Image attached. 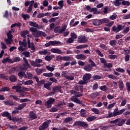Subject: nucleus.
I'll use <instances>...</instances> for the list:
<instances>
[{"instance_id":"obj_1","label":"nucleus","mask_w":130,"mask_h":130,"mask_svg":"<svg viewBox=\"0 0 130 130\" xmlns=\"http://www.w3.org/2000/svg\"><path fill=\"white\" fill-rule=\"evenodd\" d=\"M29 30L31 32H32V35L34 37H46V34L42 31H38L37 28L34 27H30Z\"/></svg>"},{"instance_id":"obj_2","label":"nucleus","mask_w":130,"mask_h":130,"mask_svg":"<svg viewBox=\"0 0 130 130\" xmlns=\"http://www.w3.org/2000/svg\"><path fill=\"white\" fill-rule=\"evenodd\" d=\"M73 126L77 127H83V128H88L89 125L88 123L84 121H75L74 122Z\"/></svg>"},{"instance_id":"obj_3","label":"nucleus","mask_w":130,"mask_h":130,"mask_svg":"<svg viewBox=\"0 0 130 130\" xmlns=\"http://www.w3.org/2000/svg\"><path fill=\"white\" fill-rule=\"evenodd\" d=\"M51 122V121L50 120H47L46 121L44 122L40 126L39 128V130H45L46 128L49 126V124H50V123Z\"/></svg>"},{"instance_id":"obj_4","label":"nucleus","mask_w":130,"mask_h":130,"mask_svg":"<svg viewBox=\"0 0 130 130\" xmlns=\"http://www.w3.org/2000/svg\"><path fill=\"white\" fill-rule=\"evenodd\" d=\"M124 27H125V25H121L120 24L118 25L117 26L114 25L112 27V31H113V32H115V33H118L119 31L123 30V29H124Z\"/></svg>"},{"instance_id":"obj_5","label":"nucleus","mask_w":130,"mask_h":130,"mask_svg":"<svg viewBox=\"0 0 130 130\" xmlns=\"http://www.w3.org/2000/svg\"><path fill=\"white\" fill-rule=\"evenodd\" d=\"M41 62H42V59L37 58L35 61H31L30 64L33 67H35V68H40V67H41V64L39 63H41Z\"/></svg>"},{"instance_id":"obj_6","label":"nucleus","mask_w":130,"mask_h":130,"mask_svg":"<svg viewBox=\"0 0 130 130\" xmlns=\"http://www.w3.org/2000/svg\"><path fill=\"white\" fill-rule=\"evenodd\" d=\"M85 9L86 10V11H88L90 12V13H93L94 15H97L99 14V12L98 11V9L96 8H91V6L89 5H85Z\"/></svg>"},{"instance_id":"obj_7","label":"nucleus","mask_w":130,"mask_h":130,"mask_svg":"<svg viewBox=\"0 0 130 130\" xmlns=\"http://www.w3.org/2000/svg\"><path fill=\"white\" fill-rule=\"evenodd\" d=\"M54 101H55V99L50 98L49 100L45 103V105L46 106L47 108H51L52 104L54 103Z\"/></svg>"},{"instance_id":"obj_8","label":"nucleus","mask_w":130,"mask_h":130,"mask_svg":"<svg viewBox=\"0 0 130 130\" xmlns=\"http://www.w3.org/2000/svg\"><path fill=\"white\" fill-rule=\"evenodd\" d=\"M60 44H61V42H60V41H49L48 43H46L45 46H46V47H49L51 45L55 46V45H59Z\"/></svg>"},{"instance_id":"obj_9","label":"nucleus","mask_w":130,"mask_h":130,"mask_svg":"<svg viewBox=\"0 0 130 130\" xmlns=\"http://www.w3.org/2000/svg\"><path fill=\"white\" fill-rule=\"evenodd\" d=\"M77 42L79 43H87L88 40L86 38V36H80L78 37Z\"/></svg>"},{"instance_id":"obj_10","label":"nucleus","mask_w":130,"mask_h":130,"mask_svg":"<svg viewBox=\"0 0 130 130\" xmlns=\"http://www.w3.org/2000/svg\"><path fill=\"white\" fill-rule=\"evenodd\" d=\"M125 111V109H122L119 110L118 108H116L113 111V115L115 116H117V115H120L123 114V112Z\"/></svg>"},{"instance_id":"obj_11","label":"nucleus","mask_w":130,"mask_h":130,"mask_svg":"<svg viewBox=\"0 0 130 130\" xmlns=\"http://www.w3.org/2000/svg\"><path fill=\"white\" fill-rule=\"evenodd\" d=\"M70 92L72 95H75V98H79V97L83 96V93H81V92L75 91V90H71Z\"/></svg>"},{"instance_id":"obj_12","label":"nucleus","mask_w":130,"mask_h":130,"mask_svg":"<svg viewBox=\"0 0 130 130\" xmlns=\"http://www.w3.org/2000/svg\"><path fill=\"white\" fill-rule=\"evenodd\" d=\"M3 117H7L9 120H12V116L8 111H4L2 114Z\"/></svg>"},{"instance_id":"obj_13","label":"nucleus","mask_w":130,"mask_h":130,"mask_svg":"<svg viewBox=\"0 0 130 130\" xmlns=\"http://www.w3.org/2000/svg\"><path fill=\"white\" fill-rule=\"evenodd\" d=\"M51 51L53 52V53H57V54H62V53H63L62 51L57 48H52Z\"/></svg>"},{"instance_id":"obj_14","label":"nucleus","mask_w":130,"mask_h":130,"mask_svg":"<svg viewBox=\"0 0 130 130\" xmlns=\"http://www.w3.org/2000/svg\"><path fill=\"white\" fill-rule=\"evenodd\" d=\"M92 77V75H91V74L89 73H86L83 76V81H85L87 82L88 81V80H90L91 79V77Z\"/></svg>"},{"instance_id":"obj_15","label":"nucleus","mask_w":130,"mask_h":130,"mask_svg":"<svg viewBox=\"0 0 130 130\" xmlns=\"http://www.w3.org/2000/svg\"><path fill=\"white\" fill-rule=\"evenodd\" d=\"M76 58H77V59H80L81 60H85V59L87 58V57L84 54H80L77 55Z\"/></svg>"},{"instance_id":"obj_16","label":"nucleus","mask_w":130,"mask_h":130,"mask_svg":"<svg viewBox=\"0 0 130 130\" xmlns=\"http://www.w3.org/2000/svg\"><path fill=\"white\" fill-rule=\"evenodd\" d=\"M3 103L5 105H7L8 106H14L15 105V103L12 101L7 100L3 102Z\"/></svg>"},{"instance_id":"obj_17","label":"nucleus","mask_w":130,"mask_h":130,"mask_svg":"<svg viewBox=\"0 0 130 130\" xmlns=\"http://www.w3.org/2000/svg\"><path fill=\"white\" fill-rule=\"evenodd\" d=\"M18 76L19 77L20 79H22L23 78H24V79H27V78H28V76H27V75H26L25 72L21 71L18 73Z\"/></svg>"},{"instance_id":"obj_18","label":"nucleus","mask_w":130,"mask_h":130,"mask_svg":"<svg viewBox=\"0 0 130 130\" xmlns=\"http://www.w3.org/2000/svg\"><path fill=\"white\" fill-rule=\"evenodd\" d=\"M74 91H77V92H79V91H80L81 93H83V92H84V87H83V86H74Z\"/></svg>"},{"instance_id":"obj_19","label":"nucleus","mask_w":130,"mask_h":130,"mask_svg":"<svg viewBox=\"0 0 130 130\" xmlns=\"http://www.w3.org/2000/svg\"><path fill=\"white\" fill-rule=\"evenodd\" d=\"M92 24L94 26H100V25H101V19H93L92 20Z\"/></svg>"},{"instance_id":"obj_20","label":"nucleus","mask_w":130,"mask_h":130,"mask_svg":"<svg viewBox=\"0 0 130 130\" xmlns=\"http://www.w3.org/2000/svg\"><path fill=\"white\" fill-rule=\"evenodd\" d=\"M17 76L15 75H11L9 77V81H10L11 83H15L17 82Z\"/></svg>"},{"instance_id":"obj_21","label":"nucleus","mask_w":130,"mask_h":130,"mask_svg":"<svg viewBox=\"0 0 130 130\" xmlns=\"http://www.w3.org/2000/svg\"><path fill=\"white\" fill-rule=\"evenodd\" d=\"M71 101L73 102H75L77 104H82V101L80 100L78 98H71Z\"/></svg>"},{"instance_id":"obj_22","label":"nucleus","mask_w":130,"mask_h":130,"mask_svg":"<svg viewBox=\"0 0 130 130\" xmlns=\"http://www.w3.org/2000/svg\"><path fill=\"white\" fill-rule=\"evenodd\" d=\"M29 117L31 119H36L37 115L33 111H31L29 112Z\"/></svg>"},{"instance_id":"obj_23","label":"nucleus","mask_w":130,"mask_h":130,"mask_svg":"<svg viewBox=\"0 0 130 130\" xmlns=\"http://www.w3.org/2000/svg\"><path fill=\"white\" fill-rule=\"evenodd\" d=\"M125 121H126V119H123L121 120L119 119V120L118 121L117 125L118 126H122V125H123V124L125 123Z\"/></svg>"},{"instance_id":"obj_24","label":"nucleus","mask_w":130,"mask_h":130,"mask_svg":"<svg viewBox=\"0 0 130 130\" xmlns=\"http://www.w3.org/2000/svg\"><path fill=\"white\" fill-rule=\"evenodd\" d=\"M84 70H85L86 72H91V71L93 70V67H92L91 64H89L84 67Z\"/></svg>"},{"instance_id":"obj_25","label":"nucleus","mask_w":130,"mask_h":130,"mask_svg":"<svg viewBox=\"0 0 130 130\" xmlns=\"http://www.w3.org/2000/svg\"><path fill=\"white\" fill-rule=\"evenodd\" d=\"M17 93H19V97H20V98H23L24 97H25L26 96V93L27 92H25L23 90H17Z\"/></svg>"},{"instance_id":"obj_26","label":"nucleus","mask_w":130,"mask_h":130,"mask_svg":"<svg viewBox=\"0 0 130 130\" xmlns=\"http://www.w3.org/2000/svg\"><path fill=\"white\" fill-rule=\"evenodd\" d=\"M23 59L24 60L25 63L23 64L24 67H26V68H28V69L31 68V66L29 64V62H28V60H27V58L26 57H24L23 58Z\"/></svg>"},{"instance_id":"obj_27","label":"nucleus","mask_w":130,"mask_h":130,"mask_svg":"<svg viewBox=\"0 0 130 130\" xmlns=\"http://www.w3.org/2000/svg\"><path fill=\"white\" fill-rule=\"evenodd\" d=\"M26 103H23L21 104H20L18 105V107L16 108V109H17V110H22L23 108H25L26 107Z\"/></svg>"},{"instance_id":"obj_28","label":"nucleus","mask_w":130,"mask_h":130,"mask_svg":"<svg viewBox=\"0 0 130 130\" xmlns=\"http://www.w3.org/2000/svg\"><path fill=\"white\" fill-rule=\"evenodd\" d=\"M120 2V0H114L113 1V4L115 7H119V6H121V2Z\"/></svg>"},{"instance_id":"obj_29","label":"nucleus","mask_w":130,"mask_h":130,"mask_svg":"<svg viewBox=\"0 0 130 130\" xmlns=\"http://www.w3.org/2000/svg\"><path fill=\"white\" fill-rule=\"evenodd\" d=\"M21 37L23 38H26V35L29 34V31L28 30H23L20 33Z\"/></svg>"},{"instance_id":"obj_30","label":"nucleus","mask_w":130,"mask_h":130,"mask_svg":"<svg viewBox=\"0 0 130 130\" xmlns=\"http://www.w3.org/2000/svg\"><path fill=\"white\" fill-rule=\"evenodd\" d=\"M119 88L120 90L123 91V88H124V84L122 80L119 81Z\"/></svg>"},{"instance_id":"obj_31","label":"nucleus","mask_w":130,"mask_h":130,"mask_svg":"<svg viewBox=\"0 0 130 130\" xmlns=\"http://www.w3.org/2000/svg\"><path fill=\"white\" fill-rule=\"evenodd\" d=\"M61 86H56L53 87L52 91H54L56 93V91L59 90L60 92H61Z\"/></svg>"},{"instance_id":"obj_32","label":"nucleus","mask_w":130,"mask_h":130,"mask_svg":"<svg viewBox=\"0 0 130 130\" xmlns=\"http://www.w3.org/2000/svg\"><path fill=\"white\" fill-rule=\"evenodd\" d=\"M88 46H89V45H88L87 44L80 45H78V46H76V48L77 49H82L83 48H87V47H88Z\"/></svg>"},{"instance_id":"obj_33","label":"nucleus","mask_w":130,"mask_h":130,"mask_svg":"<svg viewBox=\"0 0 130 130\" xmlns=\"http://www.w3.org/2000/svg\"><path fill=\"white\" fill-rule=\"evenodd\" d=\"M0 92H10V87H4L0 88Z\"/></svg>"},{"instance_id":"obj_34","label":"nucleus","mask_w":130,"mask_h":130,"mask_svg":"<svg viewBox=\"0 0 130 130\" xmlns=\"http://www.w3.org/2000/svg\"><path fill=\"white\" fill-rule=\"evenodd\" d=\"M13 60L11 59H9V57L3 59L2 60L3 63H7V62H13Z\"/></svg>"},{"instance_id":"obj_35","label":"nucleus","mask_w":130,"mask_h":130,"mask_svg":"<svg viewBox=\"0 0 130 130\" xmlns=\"http://www.w3.org/2000/svg\"><path fill=\"white\" fill-rule=\"evenodd\" d=\"M28 48H31V50H34V51H35V45L33 43H31V44H27Z\"/></svg>"},{"instance_id":"obj_36","label":"nucleus","mask_w":130,"mask_h":130,"mask_svg":"<svg viewBox=\"0 0 130 130\" xmlns=\"http://www.w3.org/2000/svg\"><path fill=\"white\" fill-rule=\"evenodd\" d=\"M29 26H31V27H35L36 28H37V27H38V23H36V22H34L33 21H29Z\"/></svg>"},{"instance_id":"obj_37","label":"nucleus","mask_w":130,"mask_h":130,"mask_svg":"<svg viewBox=\"0 0 130 130\" xmlns=\"http://www.w3.org/2000/svg\"><path fill=\"white\" fill-rule=\"evenodd\" d=\"M16 26H17V27H18V28H21V22H18L14 23L13 24L11 25V28H15V27H16Z\"/></svg>"},{"instance_id":"obj_38","label":"nucleus","mask_w":130,"mask_h":130,"mask_svg":"<svg viewBox=\"0 0 130 130\" xmlns=\"http://www.w3.org/2000/svg\"><path fill=\"white\" fill-rule=\"evenodd\" d=\"M100 90L104 92H106V91L108 90V87L106 85H103L100 87Z\"/></svg>"},{"instance_id":"obj_39","label":"nucleus","mask_w":130,"mask_h":130,"mask_svg":"<svg viewBox=\"0 0 130 130\" xmlns=\"http://www.w3.org/2000/svg\"><path fill=\"white\" fill-rule=\"evenodd\" d=\"M109 19L107 18H103L101 19V24H107V23H109Z\"/></svg>"},{"instance_id":"obj_40","label":"nucleus","mask_w":130,"mask_h":130,"mask_svg":"<svg viewBox=\"0 0 130 130\" xmlns=\"http://www.w3.org/2000/svg\"><path fill=\"white\" fill-rule=\"evenodd\" d=\"M53 57H54V55L46 56L45 57V60H47V61H50Z\"/></svg>"},{"instance_id":"obj_41","label":"nucleus","mask_w":130,"mask_h":130,"mask_svg":"<svg viewBox=\"0 0 130 130\" xmlns=\"http://www.w3.org/2000/svg\"><path fill=\"white\" fill-rule=\"evenodd\" d=\"M36 72L37 75H38V76H40V75H41V74H42V73H43V69H36Z\"/></svg>"},{"instance_id":"obj_42","label":"nucleus","mask_w":130,"mask_h":130,"mask_svg":"<svg viewBox=\"0 0 130 130\" xmlns=\"http://www.w3.org/2000/svg\"><path fill=\"white\" fill-rule=\"evenodd\" d=\"M96 117L95 116H92L87 118V121H93L96 119Z\"/></svg>"},{"instance_id":"obj_43","label":"nucleus","mask_w":130,"mask_h":130,"mask_svg":"<svg viewBox=\"0 0 130 130\" xmlns=\"http://www.w3.org/2000/svg\"><path fill=\"white\" fill-rule=\"evenodd\" d=\"M43 76H44V77H48L49 78H50V77H53V73H44L43 74Z\"/></svg>"},{"instance_id":"obj_44","label":"nucleus","mask_w":130,"mask_h":130,"mask_svg":"<svg viewBox=\"0 0 130 130\" xmlns=\"http://www.w3.org/2000/svg\"><path fill=\"white\" fill-rule=\"evenodd\" d=\"M109 43L111 46H115V45H116V43H117V42L116 40H111Z\"/></svg>"},{"instance_id":"obj_45","label":"nucleus","mask_w":130,"mask_h":130,"mask_svg":"<svg viewBox=\"0 0 130 130\" xmlns=\"http://www.w3.org/2000/svg\"><path fill=\"white\" fill-rule=\"evenodd\" d=\"M129 32V27H126V28H124L123 31H122V34H127Z\"/></svg>"},{"instance_id":"obj_46","label":"nucleus","mask_w":130,"mask_h":130,"mask_svg":"<svg viewBox=\"0 0 130 130\" xmlns=\"http://www.w3.org/2000/svg\"><path fill=\"white\" fill-rule=\"evenodd\" d=\"M4 40L8 45L12 44V42H13V40H11L10 39H5Z\"/></svg>"},{"instance_id":"obj_47","label":"nucleus","mask_w":130,"mask_h":130,"mask_svg":"<svg viewBox=\"0 0 130 130\" xmlns=\"http://www.w3.org/2000/svg\"><path fill=\"white\" fill-rule=\"evenodd\" d=\"M91 111L94 112L95 114H100V111L97 108H92L91 109Z\"/></svg>"},{"instance_id":"obj_48","label":"nucleus","mask_w":130,"mask_h":130,"mask_svg":"<svg viewBox=\"0 0 130 130\" xmlns=\"http://www.w3.org/2000/svg\"><path fill=\"white\" fill-rule=\"evenodd\" d=\"M67 29V26L64 25L63 27H62L61 29L59 30V34H62L64 31H66V29Z\"/></svg>"},{"instance_id":"obj_49","label":"nucleus","mask_w":130,"mask_h":130,"mask_svg":"<svg viewBox=\"0 0 130 130\" xmlns=\"http://www.w3.org/2000/svg\"><path fill=\"white\" fill-rule=\"evenodd\" d=\"M47 52H48L47 50H44V51H39V53H40L41 55H46V54H47Z\"/></svg>"},{"instance_id":"obj_50","label":"nucleus","mask_w":130,"mask_h":130,"mask_svg":"<svg viewBox=\"0 0 130 130\" xmlns=\"http://www.w3.org/2000/svg\"><path fill=\"white\" fill-rule=\"evenodd\" d=\"M22 17L25 20V21H27V19H30V16L28 14H22Z\"/></svg>"},{"instance_id":"obj_51","label":"nucleus","mask_w":130,"mask_h":130,"mask_svg":"<svg viewBox=\"0 0 130 130\" xmlns=\"http://www.w3.org/2000/svg\"><path fill=\"white\" fill-rule=\"evenodd\" d=\"M44 84H45V80L42 79L39 82V83H37V86H42V85H44Z\"/></svg>"},{"instance_id":"obj_52","label":"nucleus","mask_w":130,"mask_h":130,"mask_svg":"<svg viewBox=\"0 0 130 130\" xmlns=\"http://www.w3.org/2000/svg\"><path fill=\"white\" fill-rule=\"evenodd\" d=\"M100 93L99 92H95L93 93H92L90 96L91 98H93V99H95V98H96V97H97L98 96V95H99Z\"/></svg>"},{"instance_id":"obj_53","label":"nucleus","mask_w":130,"mask_h":130,"mask_svg":"<svg viewBox=\"0 0 130 130\" xmlns=\"http://www.w3.org/2000/svg\"><path fill=\"white\" fill-rule=\"evenodd\" d=\"M73 121V118L70 117L66 118V119H64V122L66 123H68V122H70V121Z\"/></svg>"},{"instance_id":"obj_54","label":"nucleus","mask_w":130,"mask_h":130,"mask_svg":"<svg viewBox=\"0 0 130 130\" xmlns=\"http://www.w3.org/2000/svg\"><path fill=\"white\" fill-rule=\"evenodd\" d=\"M63 0L59 1L58 3V6H60V8L61 9V10L62 9V8H63Z\"/></svg>"},{"instance_id":"obj_55","label":"nucleus","mask_w":130,"mask_h":130,"mask_svg":"<svg viewBox=\"0 0 130 130\" xmlns=\"http://www.w3.org/2000/svg\"><path fill=\"white\" fill-rule=\"evenodd\" d=\"M104 67H106V68H108V69H110V68H112V67H113V65L111 63H107L106 62L104 64Z\"/></svg>"},{"instance_id":"obj_56","label":"nucleus","mask_w":130,"mask_h":130,"mask_svg":"<svg viewBox=\"0 0 130 130\" xmlns=\"http://www.w3.org/2000/svg\"><path fill=\"white\" fill-rule=\"evenodd\" d=\"M62 60H63L64 61H70V60H71V57L63 56L62 57Z\"/></svg>"},{"instance_id":"obj_57","label":"nucleus","mask_w":130,"mask_h":130,"mask_svg":"<svg viewBox=\"0 0 130 130\" xmlns=\"http://www.w3.org/2000/svg\"><path fill=\"white\" fill-rule=\"evenodd\" d=\"M23 55H24L25 57H30V52L25 51L22 53Z\"/></svg>"},{"instance_id":"obj_58","label":"nucleus","mask_w":130,"mask_h":130,"mask_svg":"<svg viewBox=\"0 0 130 130\" xmlns=\"http://www.w3.org/2000/svg\"><path fill=\"white\" fill-rule=\"evenodd\" d=\"M75 40L73 39V38H68V40L66 42V43H74Z\"/></svg>"},{"instance_id":"obj_59","label":"nucleus","mask_w":130,"mask_h":130,"mask_svg":"<svg viewBox=\"0 0 130 130\" xmlns=\"http://www.w3.org/2000/svg\"><path fill=\"white\" fill-rule=\"evenodd\" d=\"M71 38H73V39H77V38H78V36L75 32H71Z\"/></svg>"},{"instance_id":"obj_60","label":"nucleus","mask_w":130,"mask_h":130,"mask_svg":"<svg viewBox=\"0 0 130 130\" xmlns=\"http://www.w3.org/2000/svg\"><path fill=\"white\" fill-rule=\"evenodd\" d=\"M125 86L127 91H128V92H130V82H126Z\"/></svg>"},{"instance_id":"obj_61","label":"nucleus","mask_w":130,"mask_h":130,"mask_svg":"<svg viewBox=\"0 0 130 130\" xmlns=\"http://www.w3.org/2000/svg\"><path fill=\"white\" fill-rule=\"evenodd\" d=\"M100 47L102 48V49H104V50H107V47H106V45H104V44H101Z\"/></svg>"},{"instance_id":"obj_62","label":"nucleus","mask_w":130,"mask_h":130,"mask_svg":"<svg viewBox=\"0 0 130 130\" xmlns=\"http://www.w3.org/2000/svg\"><path fill=\"white\" fill-rule=\"evenodd\" d=\"M33 84V80H29L24 82V85H32Z\"/></svg>"},{"instance_id":"obj_63","label":"nucleus","mask_w":130,"mask_h":130,"mask_svg":"<svg viewBox=\"0 0 130 130\" xmlns=\"http://www.w3.org/2000/svg\"><path fill=\"white\" fill-rule=\"evenodd\" d=\"M46 68L47 70L48 71H50V72H53V71H54V68L51 67L49 66H47L46 67Z\"/></svg>"},{"instance_id":"obj_64","label":"nucleus","mask_w":130,"mask_h":130,"mask_svg":"<svg viewBox=\"0 0 130 130\" xmlns=\"http://www.w3.org/2000/svg\"><path fill=\"white\" fill-rule=\"evenodd\" d=\"M121 4L123 6H129L130 3L128 1H123L122 2Z\"/></svg>"}]
</instances>
